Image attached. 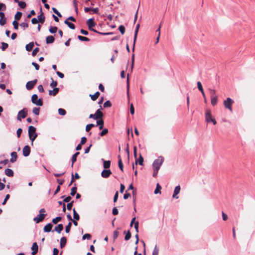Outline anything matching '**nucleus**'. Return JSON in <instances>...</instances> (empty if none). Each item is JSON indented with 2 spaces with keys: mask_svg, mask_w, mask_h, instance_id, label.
<instances>
[{
  "mask_svg": "<svg viewBox=\"0 0 255 255\" xmlns=\"http://www.w3.org/2000/svg\"><path fill=\"white\" fill-rule=\"evenodd\" d=\"M30 148L28 145H25L23 148V155L27 156L30 154Z\"/></svg>",
  "mask_w": 255,
  "mask_h": 255,
  "instance_id": "9b49d317",
  "label": "nucleus"
},
{
  "mask_svg": "<svg viewBox=\"0 0 255 255\" xmlns=\"http://www.w3.org/2000/svg\"><path fill=\"white\" fill-rule=\"evenodd\" d=\"M159 249L156 245L152 252V255H158Z\"/></svg>",
  "mask_w": 255,
  "mask_h": 255,
  "instance_id": "c03bdc74",
  "label": "nucleus"
},
{
  "mask_svg": "<svg viewBox=\"0 0 255 255\" xmlns=\"http://www.w3.org/2000/svg\"><path fill=\"white\" fill-rule=\"evenodd\" d=\"M11 158L10 159V161L12 163L15 162L17 158V153L16 152H12L11 153Z\"/></svg>",
  "mask_w": 255,
  "mask_h": 255,
  "instance_id": "4be33fe9",
  "label": "nucleus"
},
{
  "mask_svg": "<svg viewBox=\"0 0 255 255\" xmlns=\"http://www.w3.org/2000/svg\"><path fill=\"white\" fill-rule=\"evenodd\" d=\"M76 191H77V187H76V184H75L74 186L73 187H72L71 189L70 195L72 196H74L75 195V194L76 193Z\"/></svg>",
  "mask_w": 255,
  "mask_h": 255,
  "instance_id": "473e14b6",
  "label": "nucleus"
},
{
  "mask_svg": "<svg viewBox=\"0 0 255 255\" xmlns=\"http://www.w3.org/2000/svg\"><path fill=\"white\" fill-rule=\"evenodd\" d=\"M111 106H112V104L110 101H107L104 104V108L111 107Z\"/></svg>",
  "mask_w": 255,
  "mask_h": 255,
  "instance_id": "864d4df0",
  "label": "nucleus"
},
{
  "mask_svg": "<svg viewBox=\"0 0 255 255\" xmlns=\"http://www.w3.org/2000/svg\"><path fill=\"white\" fill-rule=\"evenodd\" d=\"M36 128L32 126H30L28 127V136L29 139L31 141L32 145H33V142L37 136V134L36 132Z\"/></svg>",
  "mask_w": 255,
  "mask_h": 255,
  "instance_id": "f03ea898",
  "label": "nucleus"
},
{
  "mask_svg": "<svg viewBox=\"0 0 255 255\" xmlns=\"http://www.w3.org/2000/svg\"><path fill=\"white\" fill-rule=\"evenodd\" d=\"M59 91V89L58 88H54L53 90H49V95L50 96H55L58 94Z\"/></svg>",
  "mask_w": 255,
  "mask_h": 255,
  "instance_id": "f3484780",
  "label": "nucleus"
},
{
  "mask_svg": "<svg viewBox=\"0 0 255 255\" xmlns=\"http://www.w3.org/2000/svg\"><path fill=\"white\" fill-rule=\"evenodd\" d=\"M100 94V92L98 91L96 92L94 95H90V96L91 97L92 100L96 101L99 98Z\"/></svg>",
  "mask_w": 255,
  "mask_h": 255,
  "instance_id": "a878e982",
  "label": "nucleus"
},
{
  "mask_svg": "<svg viewBox=\"0 0 255 255\" xmlns=\"http://www.w3.org/2000/svg\"><path fill=\"white\" fill-rule=\"evenodd\" d=\"M111 161L110 160L104 161L103 166L104 168L108 169L110 167Z\"/></svg>",
  "mask_w": 255,
  "mask_h": 255,
  "instance_id": "2f4dec72",
  "label": "nucleus"
},
{
  "mask_svg": "<svg viewBox=\"0 0 255 255\" xmlns=\"http://www.w3.org/2000/svg\"><path fill=\"white\" fill-rule=\"evenodd\" d=\"M66 242H67V239L66 237H63L61 238L60 245V248L61 249L63 248L65 246Z\"/></svg>",
  "mask_w": 255,
  "mask_h": 255,
  "instance_id": "aec40b11",
  "label": "nucleus"
},
{
  "mask_svg": "<svg viewBox=\"0 0 255 255\" xmlns=\"http://www.w3.org/2000/svg\"><path fill=\"white\" fill-rule=\"evenodd\" d=\"M64 23L68 25V26L72 29H74L75 28V25L68 21V19H66L64 21Z\"/></svg>",
  "mask_w": 255,
  "mask_h": 255,
  "instance_id": "c85d7f7f",
  "label": "nucleus"
},
{
  "mask_svg": "<svg viewBox=\"0 0 255 255\" xmlns=\"http://www.w3.org/2000/svg\"><path fill=\"white\" fill-rule=\"evenodd\" d=\"M197 84L198 88L200 92L204 90L202 85V84L200 82H199V81L197 82Z\"/></svg>",
  "mask_w": 255,
  "mask_h": 255,
  "instance_id": "6e6d98bb",
  "label": "nucleus"
},
{
  "mask_svg": "<svg viewBox=\"0 0 255 255\" xmlns=\"http://www.w3.org/2000/svg\"><path fill=\"white\" fill-rule=\"evenodd\" d=\"M209 91L211 98L217 96L216 95V91L215 90L209 89Z\"/></svg>",
  "mask_w": 255,
  "mask_h": 255,
  "instance_id": "ea45409f",
  "label": "nucleus"
},
{
  "mask_svg": "<svg viewBox=\"0 0 255 255\" xmlns=\"http://www.w3.org/2000/svg\"><path fill=\"white\" fill-rule=\"evenodd\" d=\"M130 112L131 115H133L134 113V109L132 103L130 105Z\"/></svg>",
  "mask_w": 255,
  "mask_h": 255,
  "instance_id": "69168bd1",
  "label": "nucleus"
},
{
  "mask_svg": "<svg viewBox=\"0 0 255 255\" xmlns=\"http://www.w3.org/2000/svg\"><path fill=\"white\" fill-rule=\"evenodd\" d=\"M27 115V110L26 108H23L18 113L17 116V120L21 121V119H24L26 117Z\"/></svg>",
  "mask_w": 255,
  "mask_h": 255,
  "instance_id": "20e7f679",
  "label": "nucleus"
},
{
  "mask_svg": "<svg viewBox=\"0 0 255 255\" xmlns=\"http://www.w3.org/2000/svg\"><path fill=\"white\" fill-rule=\"evenodd\" d=\"M31 249L32 250L31 255H36L38 253V246L36 242L33 243Z\"/></svg>",
  "mask_w": 255,
  "mask_h": 255,
  "instance_id": "1a4fd4ad",
  "label": "nucleus"
},
{
  "mask_svg": "<svg viewBox=\"0 0 255 255\" xmlns=\"http://www.w3.org/2000/svg\"><path fill=\"white\" fill-rule=\"evenodd\" d=\"M40 12L41 14L39 15H38L37 18L38 19V22L41 23H43L45 21V16L44 15V14L42 11V8H40Z\"/></svg>",
  "mask_w": 255,
  "mask_h": 255,
  "instance_id": "ddd939ff",
  "label": "nucleus"
},
{
  "mask_svg": "<svg viewBox=\"0 0 255 255\" xmlns=\"http://www.w3.org/2000/svg\"><path fill=\"white\" fill-rule=\"evenodd\" d=\"M63 229V226L62 224H59L57 226L55 227L54 231L58 233H60Z\"/></svg>",
  "mask_w": 255,
  "mask_h": 255,
  "instance_id": "393cba45",
  "label": "nucleus"
},
{
  "mask_svg": "<svg viewBox=\"0 0 255 255\" xmlns=\"http://www.w3.org/2000/svg\"><path fill=\"white\" fill-rule=\"evenodd\" d=\"M39 108H34L33 109L32 112L36 115H38L39 114Z\"/></svg>",
  "mask_w": 255,
  "mask_h": 255,
  "instance_id": "3c124183",
  "label": "nucleus"
},
{
  "mask_svg": "<svg viewBox=\"0 0 255 255\" xmlns=\"http://www.w3.org/2000/svg\"><path fill=\"white\" fill-rule=\"evenodd\" d=\"M33 47H34V43L33 42H30L29 43L27 44L25 46V48L27 51H30L32 49Z\"/></svg>",
  "mask_w": 255,
  "mask_h": 255,
  "instance_id": "cd10ccee",
  "label": "nucleus"
},
{
  "mask_svg": "<svg viewBox=\"0 0 255 255\" xmlns=\"http://www.w3.org/2000/svg\"><path fill=\"white\" fill-rule=\"evenodd\" d=\"M52 10L53 11V12L56 14L59 17H62V15L61 14V13L58 11V10L55 8V7H52Z\"/></svg>",
  "mask_w": 255,
  "mask_h": 255,
  "instance_id": "4d7b16f0",
  "label": "nucleus"
},
{
  "mask_svg": "<svg viewBox=\"0 0 255 255\" xmlns=\"http://www.w3.org/2000/svg\"><path fill=\"white\" fill-rule=\"evenodd\" d=\"M180 191V187L179 185H178L175 188L172 197L178 199V196H177V194H178L179 193Z\"/></svg>",
  "mask_w": 255,
  "mask_h": 255,
  "instance_id": "2eb2a0df",
  "label": "nucleus"
},
{
  "mask_svg": "<svg viewBox=\"0 0 255 255\" xmlns=\"http://www.w3.org/2000/svg\"><path fill=\"white\" fill-rule=\"evenodd\" d=\"M53 227V225L51 223H49L47 224L45 227H44L43 230L45 232H49L51 231L52 228Z\"/></svg>",
  "mask_w": 255,
  "mask_h": 255,
  "instance_id": "6ab92c4d",
  "label": "nucleus"
},
{
  "mask_svg": "<svg viewBox=\"0 0 255 255\" xmlns=\"http://www.w3.org/2000/svg\"><path fill=\"white\" fill-rule=\"evenodd\" d=\"M164 161V158L162 156H159L155 159L153 164V176L156 177L157 176L158 170L160 169V166L162 164Z\"/></svg>",
  "mask_w": 255,
  "mask_h": 255,
  "instance_id": "f257e3e1",
  "label": "nucleus"
},
{
  "mask_svg": "<svg viewBox=\"0 0 255 255\" xmlns=\"http://www.w3.org/2000/svg\"><path fill=\"white\" fill-rule=\"evenodd\" d=\"M77 37H78V39H79L80 40L82 41H90V39L89 38L85 37V36H83L81 35H78Z\"/></svg>",
  "mask_w": 255,
  "mask_h": 255,
  "instance_id": "72a5a7b5",
  "label": "nucleus"
},
{
  "mask_svg": "<svg viewBox=\"0 0 255 255\" xmlns=\"http://www.w3.org/2000/svg\"><path fill=\"white\" fill-rule=\"evenodd\" d=\"M205 120L207 123L212 122L215 125L217 124L215 119L212 118L210 110H207L205 112Z\"/></svg>",
  "mask_w": 255,
  "mask_h": 255,
  "instance_id": "7ed1b4c3",
  "label": "nucleus"
},
{
  "mask_svg": "<svg viewBox=\"0 0 255 255\" xmlns=\"http://www.w3.org/2000/svg\"><path fill=\"white\" fill-rule=\"evenodd\" d=\"M6 22V17L1 18H0V24L2 26L4 25Z\"/></svg>",
  "mask_w": 255,
  "mask_h": 255,
  "instance_id": "603ef678",
  "label": "nucleus"
},
{
  "mask_svg": "<svg viewBox=\"0 0 255 255\" xmlns=\"http://www.w3.org/2000/svg\"><path fill=\"white\" fill-rule=\"evenodd\" d=\"M8 46V45L7 43L5 42H2L1 43V50L2 51H4Z\"/></svg>",
  "mask_w": 255,
  "mask_h": 255,
  "instance_id": "09e8293b",
  "label": "nucleus"
},
{
  "mask_svg": "<svg viewBox=\"0 0 255 255\" xmlns=\"http://www.w3.org/2000/svg\"><path fill=\"white\" fill-rule=\"evenodd\" d=\"M91 236L90 234H86L84 235H83L82 239H83V240H85L86 239L88 240H90L91 239Z\"/></svg>",
  "mask_w": 255,
  "mask_h": 255,
  "instance_id": "bf43d9fd",
  "label": "nucleus"
},
{
  "mask_svg": "<svg viewBox=\"0 0 255 255\" xmlns=\"http://www.w3.org/2000/svg\"><path fill=\"white\" fill-rule=\"evenodd\" d=\"M22 16V12L20 11H17L14 16V18L16 20H19L21 18Z\"/></svg>",
  "mask_w": 255,
  "mask_h": 255,
  "instance_id": "e433bc0d",
  "label": "nucleus"
},
{
  "mask_svg": "<svg viewBox=\"0 0 255 255\" xmlns=\"http://www.w3.org/2000/svg\"><path fill=\"white\" fill-rule=\"evenodd\" d=\"M5 174L9 177H12L14 173L11 169L7 168L5 170Z\"/></svg>",
  "mask_w": 255,
  "mask_h": 255,
  "instance_id": "bb28decb",
  "label": "nucleus"
},
{
  "mask_svg": "<svg viewBox=\"0 0 255 255\" xmlns=\"http://www.w3.org/2000/svg\"><path fill=\"white\" fill-rule=\"evenodd\" d=\"M118 165L120 169L122 171H124V165L122 161L121 157L119 155L118 156Z\"/></svg>",
  "mask_w": 255,
  "mask_h": 255,
  "instance_id": "5701e85b",
  "label": "nucleus"
},
{
  "mask_svg": "<svg viewBox=\"0 0 255 255\" xmlns=\"http://www.w3.org/2000/svg\"><path fill=\"white\" fill-rule=\"evenodd\" d=\"M71 226L72 223L71 222H69L68 224L66 226L65 232L66 233H69L70 232Z\"/></svg>",
  "mask_w": 255,
  "mask_h": 255,
  "instance_id": "58836bf2",
  "label": "nucleus"
},
{
  "mask_svg": "<svg viewBox=\"0 0 255 255\" xmlns=\"http://www.w3.org/2000/svg\"><path fill=\"white\" fill-rule=\"evenodd\" d=\"M143 161H144L143 157L141 156V154H140L138 159H137V158H135V164L136 165H137L138 163L139 165H142Z\"/></svg>",
  "mask_w": 255,
  "mask_h": 255,
  "instance_id": "a211bd4d",
  "label": "nucleus"
},
{
  "mask_svg": "<svg viewBox=\"0 0 255 255\" xmlns=\"http://www.w3.org/2000/svg\"><path fill=\"white\" fill-rule=\"evenodd\" d=\"M51 79L52 80V82L50 84V86L52 88H56V86L57 85V82L54 81L52 78H51Z\"/></svg>",
  "mask_w": 255,
  "mask_h": 255,
  "instance_id": "0e129e2a",
  "label": "nucleus"
},
{
  "mask_svg": "<svg viewBox=\"0 0 255 255\" xmlns=\"http://www.w3.org/2000/svg\"><path fill=\"white\" fill-rule=\"evenodd\" d=\"M31 101L32 103L39 106H42L43 105V101L42 99H38V96L36 94H34L32 96Z\"/></svg>",
  "mask_w": 255,
  "mask_h": 255,
  "instance_id": "39448f33",
  "label": "nucleus"
},
{
  "mask_svg": "<svg viewBox=\"0 0 255 255\" xmlns=\"http://www.w3.org/2000/svg\"><path fill=\"white\" fill-rule=\"evenodd\" d=\"M61 219V217H57L52 220V223L54 224H56L58 222L60 221Z\"/></svg>",
  "mask_w": 255,
  "mask_h": 255,
  "instance_id": "49530a36",
  "label": "nucleus"
},
{
  "mask_svg": "<svg viewBox=\"0 0 255 255\" xmlns=\"http://www.w3.org/2000/svg\"><path fill=\"white\" fill-rule=\"evenodd\" d=\"M118 210L117 209V208L116 207H115L113 209V210H112V214L114 215H117L118 214Z\"/></svg>",
  "mask_w": 255,
  "mask_h": 255,
  "instance_id": "774afa93",
  "label": "nucleus"
},
{
  "mask_svg": "<svg viewBox=\"0 0 255 255\" xmlns=\"http://www.w3.org/2000/svg\"><path fill=\"white\" fill-rule=\"evenodd\" d=\"M161 187L160 186V185L157 183V185H156V187L155 189V191H154V193L155 194H158V193H161Z\"/></svg>",
  "mask_w": 255,
  "mask_h": 255,
  "instance_id": "f704fd0d",
  "label": "nucleus"
},
{
  "mask_svg": "<svg viewBox=\"0 0 255 255\" xmlns=\"http://www.w3.org/2000/svg\"><path fill=\"white\" fill-rule=\"evenodd\" d=\"M139 26H140L139 23H138L136 26V28L135 30L134 35V40H133V48H132L133 51L134 50L135 43V41L136 40L137 33H138V31L139 30Z\"/></svg>",
  "mask_w": 255,
  "mask_h": 255,
  "instance_id": "9d476101",
  "label": "nucleus"
},
{
  "mask_svg": "<svg viewBox=\"0 0 255 255\" xmlns=\"http://www.w3.org/2000/svg\"><path fill=\"white\" fill-rule=\"evenodd\" d=\"M217 101H218V97L217 96L211 98V104L213 106L216 105L217 103Z\"/></svg>",
  "mask_w": 255,
  "mask_h": 255,
  "instance_id": "c756f323",
  "label": "nucleus"
},
{
  "mask_svg": "<svg viewBox=\"0 0 255 255\" xmlns=\"http://www.w3.org/2000/svg\"><path fill=\"white\" fill-rule=\"evenodd\" d=\"M79 154H80V153L79 152H77L74 154H73V156H72V158H71V162H72L71 166L72 167H73V164L74 163V162H75L76 161L77 157Z\"/></svg>",
  "mask_w": 255,
  "mask_h": 255,
  "instance_id": "b1692460",
  "label": "nucleus"
},
{
  "mask_svg": "<svg viewBox=\"0 0 255 255\" xmlns=\"http://www.w3.org/2000/svg\"><path fill=\"white\" fill-rule=\"evenodd\" d=\"M234 103V101L230 98H228L224 102V106L228 109L231 112H232V105Z\"/></svg>",
  "mask_w": 255,
  "mask_h": 255,
  "instance_id": "423d86ee",
  "label": "nucleus"
},
{
  "mask_svg": "<svg viewBox=\"0 0 255 255\" xmlns=\"http://www.w3.org/2000/svg\"><path fill=\"white\" fill-rule=\"evenodd\" d=\"M46 214H39L36 217L33 219L34 221H35L36 223H39L42 222L46 216Z\"/></svg>",
  "mask_w": 255,
  "mask_h": 255,
  "instance_id": "6e6552de",
  "label": "nucleus"
},
{
  "mask_svg": "<svg viewBox=\"0 0 255 255\" xmlns=\"http://www.w3.org/2000/svg\"><path fill=\"white\" fill-rule=\"evenodd\" d=\"M73 217H74V219L75 220H77V221H78L79 220V219H80V217H79V214L76 211L75 208H74L73 209Z\"/></svg>",
  "mask_w": 255,
  "mask_h": 255,
  "instance_id": "7c9ffc66",
  "label": "nucleus"
},
{
  "mask_svg": "<svg viewBox=\"0 0 255 255\" xmlns=\"http://www.w3.org/2000/svg\"><path fill=\"white\" fill-rule=\"evenodd\" d=\"M95 127V125L93 124H88L86 127V131L89 132L91 129Z\"/></svg>",
  "mask_w": 255,
  "mask_h": 255,
  "instance_id": "4c0bfd02",
  "label": "nucleus"
},
{
  "mask_svg": "<svg viewBox=\"0 0 255 255\" xmlns=\"http://www.w3.org/2000/svg\"><path fill=\"white\" fill-rule=\"evenodd\" d=\"M37 79H35L32 81H28L26 84V89L28 90H31L33 88V87H34L35 84L37 83Z\"/></svg>",
  "mask_w": 255,
  "mask_h": 255,
  "instance_id": "0eeeda50",
  "label": "nucleus"
},
{
  "mask_svg": "<svg viewBox=\"0 0 255 255\" xmlns=\"http://www.w3.org/2000/svg\"><path fill=\"white\" fill-rule=\"evenodd\" d=\"M12 24L13 25L14 28L15 29H17L18 28V23L17 21L14 20L12 22Z\"/></svg>",
  "mask_w": 255,
  "mask_h": 255,
  "instance_id": "052dcab7",
  "label": "nucleus"
},
{
  "mask_svg": "<svg viewBox=\"0 0 255 255\" xmlns=\"http://www.w3.org/2000/svg\"><path fill=\"white\" fill-rule=\"evenodd\" d=\"M35 15V12L34 10H31L30 11V12L29 14H28L27 15V18H30L32 15Z\"/></svg>",
  "mask_w": 255,
  "mask_h": 255,
  "instance_id": "680f3d73",
  "label": "nucleus"
},
{
  "mask_svg": "<svg viewBox=\"0 0 255 255\" xmlns=\"http://www.w3.org/2000/svg\"><path fill=\"white\" fill-rule=\"evenodd\" d=\"M39 50V49L38 47L34 48L32 53V56H34L35 55H36V54L38 52Z\"/></svg>",
  "mask_w": 255,
  "mask_h": 255,
  "instance_id": "e2e57ef3",
  "label": "nucleus"
},
{
  "mask_svg": "<svg viewBox=\"0 0 255 255\" xmlns=\"http://www.w3.org/2000/svg\"><path fill=\"white\" fill-rule=\"evenodd\" d=\"M111 174L112 172L110 170H104L101 173V175L103 178H107L109 177Z\"/></svg>",
  "mask_w": 255,
  "mask_h": 255,
  "instance_id": "f8f14e48",
  "label": "nucleus"
},
{
  "mask_svg": "<svg viewBox=\"0 0 255 255\" xmlns=\"http://www.w3.org/2000/svg\"><path fill=\"white\" fill-rule=\"evenodd\" d=\"M6 8V5L4 3L0 2V11H4Z\"/></svg>",
  "mask_w": 255,
  "mask_h": 255,
  "instance_id": "13d9d810",
  "label": "nucleus"
},
{
  "mask_svg": "<svg viewBox=\"0 0 255 255\" xmlns=\"http://www.w3.org/2000/svg\"><path fill=\"white\" fill-rule=\"evenodd\" d=\"M87 24L89 27V29H91V27L95 26L96 23L95 22L94 19L93 18H90L87 20Z\"/></svg>",
  "mask_w": 255,
  "mask_h": 255,
  "instance_id": "4468645a",
  "label": "nucleus"
},
{
  "mask_svg": "<svg viewBox=\"0 0 255 255\" xmlns=\"http://www.w3.org/2000/svg\"><path fill=\"white\" fill-rule=\"evenodd\" d=\"M108 132V129L107 128H104L103 130L99 133L100 135L101 136H103L107 134Z\"/></svg>",
  "mask_w": 255,
  "mask_h": 255,
  "instance_id": "a19ab883",
  "label": "nucleus"
},
{
  "mask_svg": "<svg viewBox=\"0 0 255 255\" xmlns=\"http://www.w3.org/2000/svg\"><path fill=\"white\" fill-rule=\"evenodd\" d=\"M119 30L122 34H124L125 32V27L124 25H121L119 27Z\"/></svg>",
  "mask_w": 255,
  "mask_h": 255,
  "instance_id": "a18cd8bd",
  "label": "nucleus"
},
{
  "mask_svg": "<svg viewBox=\"0 0 255 255\" xmlns=\"http://www.w3.org/2000/svg\"><path fill=\"white\" fill-rule=\"evenodd\" d=\"M18 4L22 8H24L26 6V4L24 1H19Z\"/></svg>",
  "mask_w": 255,
  "mask_h": 255,
  "instance_id": "8fccbe9b",
  "label": "nucleus"
},
{
  "mask_svg": "<svg viewBox=\"0 0 255 255\" xmlns=\"http://www.w3.org/2000/svg\"><path fill=\"white\" fill-rule=\"evenodd\" d=\"M95 115L96 117L95 120H98L102 118L103 117V113L101 111L100 109H98L97 110Z\"/></svg>",
  "mask_w": 255,
  "mask_h": 255,
  "instance_id": "dca6fc26",
  "label": "nucleus"
},
{
  "mask_svg": "<svg viewBox=\"0 0 255 255\" xmlns=\"http://www.w3.org/2000/svg\"><path fill=\"white\" fill-rule=\"evenodd\" d=\"M55 40L54 37L52 35H49L46 38V42L47 44H50L54 42Z\"/></svg>",
  "mask_w": 255,
  "mask_h": 255,
  "instance_id": "412c9836",
  "label": "nucleus"
},
{
  "mask_svg": "<svg viewBox=\"0 0 255 255\" xmlns=\"http://www.w3.org/2000/svg\"><path fill=\"white\" fill-rule=\"evenodd\" d=\"M58 113L60 115L64 116L66 112L64 109L60 108L58 109Z\"/></svg>",
  "mask_w": 255,
  "mask_h": 255,
  "instance_id": "de8ad7c7",
  "label": "nucleus"
},
{
  "mask_svg": "<svg viewBox=\"0 0 255 255\" xmlns=\"http://www.w3.org/2000/svg\"><path fill=\"white\" fill-rule=\"evenodd\" d=\"M130 238H131V233L129 231H128L125 237V240L126 241H128L130 239Z\"/></svg>",
  "mask_w": 255,
  "mask_h": 255,
  "instance_id": "79ce46f5",
  "label": "nucleus"
},
{
  "mask_svg": "<svg viewBox=\"0 0 255 255\" xmlns=\"http://www.w3.org/2000/svg\"><path fill=\"white\" fill-rule=\"evenodd\" d=\"M97 126H104V120L102 119L97 120Z\"/></svg>",
  "mask_w": 255,
  "mask_h": 255,
  "instance_id": "37998d69",
  "label": "nucleus"
},
{
  "mask_svg": "<svg viewBox=\"0 0 255 255\" xmlns=\"http://www.w3.org/2000/svg\"><path fill=\"white\" fill-rule=\"evenodd\" d=\"M73 203H74V201H71L70 203H68L67 205V208L68 210H71L72 207H73Z\"/></svg>",
  "mask_w": 255,
  "mask_h": 255,
  "instance_id": "5fc2aeb1",
  "label": "nucleus"
},
{
  "mask_svg": "<svg viewBox=\"0 0 255 255\" xmlns=\"http://www.w3.org/2000/svg\"><path fill=\"white\" fill-rule=\"evenodd\" d=\"M119 234V232L118 231H115L114 232L113 238L114 240L118 238Z\"/></svg>",
  "mask_w": 255,
  "mask_h": 255,
  "instance_id": "338daca9",
  "label": "nucleus"
},
{
  "mask_svg": "<svg viewBox=\"0 0 255 255\" xmlns=\"http://www.w3.org/2000/svg\"><path fill=\"white\" fill-rule=\"evenodd\" d=\"M58 28L56 26H51L49 29V32L51 33H55L57 32Z\"/></svg>",
  "mask_w": 255,
  "mask_h": 255,
  "instance_id": "c9c22d12",
  "label": "nucleus"
}]
</instances>
